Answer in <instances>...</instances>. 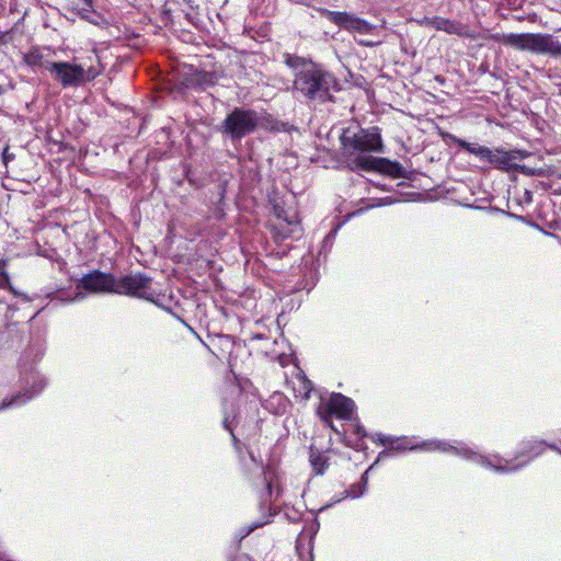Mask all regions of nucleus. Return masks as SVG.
<instances>
[{
  "label": "nucleus",
  "mask_w": 561,
  "mask_h": 561,
  "mask_svg": "<svg viewBox=\"0 0 561 561\" xmlns=\"http://www.w3.org/2000/svg\"><path fill=\"white\" fill-rule=\"evenodd\" d=\"M354 410V402L341 394L332 393L328 402H322L318 408V415L321 421L333 428L332 415L339 419H350Z\"/></svg>",
  "instance_id": "0eeeda50"
},
{
  "label": "nucleus",
  "mask_w": 561,
  "mask_h": 561,
  "mask_svg": "<svg viewBox=\"0 0 561 561\" xmlns=\"http://www.w3.org/2000/svg\"><path fill=\"white\" fill-rule=\"evenodd\" d=\"M342 144L345 150L353 149L359 152H382V139L378 127L359 129L352 136H343Z\"/></svg>",
  "instance_id": "423d86ee"
},
{
  "label": "nucleus",
  "mask_w": 561,
  "mask_h": 561,
  "mask_svg": "<svg viewBox=\"0 0 561 561\" xmlns=\"http://www.w3.org/2000/svg\"><path fill=\"white\" fill-rule=\"evenodd\" d=\"M559 179H561V173L559 174Z\"/></svg>",
  "instance_id": "393cba45"
},
{
  "label": "nucleus",
  "mask_w": 561,
  "mask_h": 561,
  "mask_svg": "<svg viewBox=\"0 0 561 561\" xmlns=\"http://www.w3.org/2000/svg\"><path fill=\"white\" fill-rule=\"evenodd\" d=\"M335 78L323 69L309 65L296 73L294 91L309 100L328 101L330 91L336 88Z\"/></svg>",
  "instance_id": "f257e3e1"
},
{
  "label": "nucleus",
  "mask_w": 561,
  "mask_h": 561,
  "mask_svg": "<svg viewBox=\"0 0 561 561\" xmlns=\"http://www.w3.org/2000/svg\"><path fill=\"white\" fill-rule=\"evenodd\" d=\"M329 20L335 25L353 33L357 43L365 47H375L382 43V39H368L366 36H378L379 27L368 21L348 12L325 11Z\"/></svg>",
  "instance_id": "7ed1b4c3"
},
{
  "label": "nucleus",
  "mask_w": 561,
  "mask_h": 561,
  "mask_svg": "<svg viewBox=\"0 0 561 561\" xmlns=\"http://www.w3.org/2000/svg\"><path fill=\"white\" fill-rule=\"evenodd\" d=\"M299 64L305 65V62L301 61L300 58H298V57H289L287 59V65L290 67H297Z\"/></svg>",
  "instance_id": "412c9836"
},
{
  "label": "nucleus",
  "mask_w": 561,
  "mask_h": 561,
  "mask_svg": "<svg viewBox=\"0 0 561 561\" xmlns=\"http://www.w3.org/2000/svg\"><path fill=\"white\" fill-rule=\"evenodd\" d=\"M48 70L62 87H78L92 81L101 73V68L95 65L75 62H53L46 66Z\"/></svg>",
  "instance_id": "20e7f679"
},
{
  "label": "nucleus",
  "mask_w": 561,
  "mask_h": 561,
  "mask_svg": "<svg viewBox=\"0 0 561 561\" xmlns=\"http://www.w3.org/2000/svg\"><path fill=\"white\" fill-rule=\"evenodd\" d=\"M492 38L501 41L504 45L519 50H527L534 54L550 55L561 57V43L556 41L550 34L541 33H522L493 35Z\"/></svg>",
  "instance_id": "f03ea898"
},
{
  "label": "nucleus",
  "mask_w": 561,
  "mask_h": 561,
  "mask_svg": "<svg viewBox=\"0 0 561 561\" xmlns=\"http://www.w3.org/2000/svg\"><path fill=\"white\" fill-rule=\"evenodd\" d=\"M427 24L437 31H443L448 34H455L461 37H472L468 27L444 18H433L427 22Z\"/></svg>",
  "instance_id": "9b49d317"
},
{
  "label": "nucleus",
  "mask_w": 561,
  "mask_h": 561,
  "mask_svg": "<svg viewBox=\"0 0 561 561\" xmlns=\"http://www.w3.org/2000/svg\"><path fill=\"white\" fill-rule=\"evenodd\" d=\"M114 294L135 296L147 300H152L154 296V291L151 289V278L142 274L115 278Z\"/></svg>",
  "instance_id": "6e6552de"
},
{
  "label": "nucleus",
  "mask_w": 561,
  "mask_h": 561,
  "mask_svg": "<svg viewBox=\"0 0 561 561\" xmlns=\"http://www.w3.org/2000/svg\"><path fill=\"white\" fill-rule=\"evenodd\" d=\"M83 1H84V3H87V4H89V3H90V0H83Z\"/></svg>",
  "instance_id": "b1692460"
},
{
  "label": "nucleus",
  "mask_w": 561,
  "mask_h": 561,
  "mask_svg": "<svg viewBox=\"0 0 561 561\" xmlns=\"http://www.w3.org/2000/svg\"><path fill=\"white\" fill-rule=\"evenodd\" d=\"M378 162H379V160H377L375 158L358 156L354 160V167H352V169L354 170L355 168H357V169H363V170H367V171L375 170L377 168Z\"/></svg>",
  "instance_id": "f3484780"
},
{
  "label": "nucleus",
  "mask_w": 561,
  "mask_h": 561,
  "mask_svg": "<svg viewBox=\"0 0 561 561\" xmlns=\"http://www.w3.org/2000/svg\"><path fill=\"white\" fill-rule=\"evenodd\" d=\"M541 445L542 444H540L538 447H536L533 450H530V453L533 455L530 457H528L527 460L523 461L519 465H513V463H510L508 461H505V466H502V465L499 463L500 460H497V462L495 463V462H492L489 458H485V457H482V456L479 457V463L484 466V467L493 468L496 471H502V472L514 471V470L518 469L520 466L525 465L531 457L538 456L542 451V449H543Z\"/></svg>",
  "instance_id": "f8f14e48"
},
{
  "label": "nucleus",
  "mask_w": 561,
  "mask_h": 561,
  "mask_svg": "<svg viewBox=\"0 0 561 561\" xmlns=\"http://www.w3.org/2000/svg\"><path fill=\"white\" fill-rule=\"evenodd\" d=\"M23 61L28 67L36 69V68H44L46 69V66L49 64H53L54 61H48L45 59L44 53L38 47H33L25 54H23Z\"/></svg>",
  "instance_id": "ddd939ff"
},
{
  "label": "nucleus",
  "mask_w": 561,
  "mask_h": 561,
  "mask_svg": "<svg viewBox=\"0 0 561 561\" xmlns=\"http://www.w3.org/2000/svg\"><path fill=\"white\" fill-rule=\"evenodd\" d=\"M2 156H3L4 163H8L9 160L13 159V154L9 153V149L8 148H5L3 150V154Z\"/></svg>",
  "instance_id": "5701e85b"
},
{
  "label": "nucleus",
  "mask_w": 561,
  "mask_h": 561,
  "mask_svg": "<svg viewBox=\"0 0 561 561\" xmlns=\"http://www.w3.org/2000/svg\"><path fill=\"white\" fill-rule=\"evenodd\" d=\"M259 117L252 110L234 108L224 121L222 130L232 138H242L253 133L257 126Z\"/></svg>",
  "instance_id": "39448f33"
},
{
  "label": "nucleus",
  "mask_w": 561,
  "mask_h": 561,
  "mask_svg": "<svg viewBox=\"0 0 561 561\" xmlns=\"http://www.w3.org/2000/svg\"><path fill=\"white\" fill-rule=\"evenodd\" d=\"M422 447L425 448L426 450H443V451L454 450V451L458 453V449L456 447L449 446L447 443L440 442V440L423 443Z\"/></svg>",
  "instance_id": "a211bd4d"
},
{
  "label": "nucleus",
  "mask_w": 561,
  "mask_h": 561,
  "mask_svg": "<svg viewBox=\"0 0 561 561\" xmlns=\"http://www.w3.org/2000/svg\"><path fill=\"white\" fill-rule=\"evenodd\" d=\"M7 262L4 260H0V276L2 277L1 287L8 288L10 287V277L7 273Z\"/></svg>",
  "instance_id": "6ab92c4d"
},
{
  "label": "nucleus",
  "mask_w": 561,
  "mask_h": 561,
  "mask_svg": "<svg viewBox=\"0 0 561 561\" xmlns=\"http://www.w3.org/2000/svg\"><path fill=\"white\" fill-rule=\"evenodd\" d=\"M364 493V490L355 491V485L348 491V496L356 499Z\"/></svg>",
  "instance_id": "4be33fe9"
},
{
  "label": "nucleus",
  "mask_w": 561,
  "mask_h": 561,
  "mask_svg": "<svg viewBox=\"0 0 561 561\" xmlns=\"http://www.w3.org/2000/svg\"><path fill=\"white\" fill-rule=\"evenodd\" d=\"M309 460H310L313 471L317 474L324 473V471L328 468V457L327 456H324L322 453L311 448Z\"/></svg>",
  "instance_id": "2eb2a0df"
},
{
  "label": "nucleus",
  "mask_w": 561,
  "mask_h": 561,
  "mask_svg": "<svg viewBox=\"0 0 561 561\" xmlns=\"http://www.w3.org/2000/svg\"><path fill=\"white\" fill-rule=\"evenodd\" d=\"M43 388H44V383L41 382L39 389H37V390H34V391L27 390L23 393L12 396L10 399L3 400V402L0 404V411L11 408V407H18V405L24 404L25 402L31 400L33 397L38 394Z\"/></svg>",
  "instance_id": "4468645a"
},
{
  "label": "nucleus",
  "mask_w": 561,
  "mask_h": 561,
  "mask_svg": "<svg viewBox=\"0 0 561 561\" xmlns=\"http://www.w3.org/2000/svg\"><path fill=\"white\" fill-rule=\"evenodd\" d=\"M275 211L278 218H283L284 210H279L276 208ZM284 221H286L289 226L297 224L295 216H293L291 218L284 216Z\"/></svg>",
  "instance_id": "aec40b11"
},
{
  "label": "nucleus",
  "mask_w": 561,
  "mask_h": 561,
  "mask_svg": "<svg viewBox=\"0 0 561 561\" xmlns=\"http://www.w3.org/2000/svg\"><path fill=\"white\" fill-rule=\"evenodd\" d=\"M456 142L461 148H463L468 152L477 156L481 160H484L485 154L489 153V148L488 147L480 146V145L474 144V142H468V141L463 140V139H457Z\"/></svg>",
  "instance_id": "dca6fc26"
},
{
  "label": "nucleus",
  "mask_w": 561,
  "mask_h": 561,
  "mask_svg": "<svg viewBox=\"0 0 561 561\" xmlns=\"http://www.w3.org/2000/svg\"><path fill=\"white\" fill-rule=\"evenodd\" d=\"M78 288H83L90 293H113L115 289V277L112 274L93 271L85 274L79 280Z\"/></svg>",
  "instance_id": "1a4fd4ad"
},
{
  "label": "nucleus",
  "mask_w": 561,
  "mask_h": 561,
  "mask_svg": "<svg viewBox=\"0 0 561 561\" xmlns=\"http://www.w3.org/2000/svg\"><path fill=\"white\" fill-rule=\"evenodd\" d=\"M517 158H519L517 151L508 152L502 149H489V153L485 154L483 161H488L497 169L507 171L515 167L514 160H516Z\"/></svg>",
  "instance_id": "9d476101"
}]
</instances>
